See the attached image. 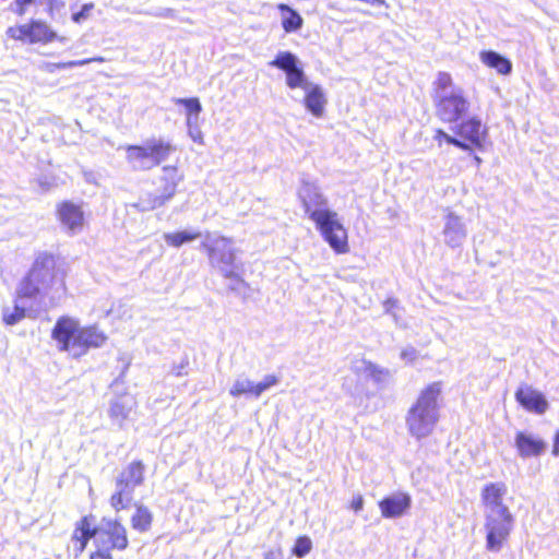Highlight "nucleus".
I'll list each match as a JSON object with an SVG mask.
<instances>
[{"label":"nucleus","mask_w":559,"mask_h":559,"mask_svg":"<svg viewBox=\"0 0 559 559\" xmlns=\"http://www.w3.org/2000/svg\"><path fill=\"white\" fill-rule=\"evenodd\" d=\"M49 289H55L57 298L60 299L66 292L64 276L56 269V260L52 254L40 253L16 288L13 309L3 307V322L7 325L19 323L26 316V308L20 305V301L47 295Z\"/></svg>","instance_id":"f257e3e1"},{"label":"nucleus","mask_w":559,"mask_h":559,"mask_svg":"<svg viewBox=\"0 0 559 559\" xmlns=\"http://www.w3.org/2000/svg\"><path fill=\"white\" fill-rule=\"evenodd\" d=\"M298 197L306 214L316 223L323 239L336 253L348 251L347 231L337 218V213L328 207V199L312 182L302 181Z\"/></svg>","instance_id":"f03ea898"},{"label":"nucleus","mask_w":559,"mask_h":559,"mask_svg":"<svg viewBox=\"0 0 559 559\" xmlns=\"http://www.w3.org/2000/svg\"><path fill=\"white\" fill-rule=\"evenodd\" d=\"M51 337L57 342L59 350L68 352L74 358L85 355L90 348L100 347L107 340L96 326L81 328L79 321L70 317L57 320Z\"/></svg>","instance_id":"7ed1b4c3"},{"label":"nucleus","mask_w":559,"mask_h":559,"mask_svg":"<svg viewBox=\"0 0 559 559\" xmlns=\"http://www.w3.org/2000/svg\"><path fill=\"white\" fill-rule=\"evenodd\" d=\"M441 391V382L429 384L419 393L416 402L406 414L405 423L407 430L417 440L431 435L439 421Z\"/></svg>","instance_id":"20e7f679"},{"label":"nucleus","mask_w":559,"mask_h":559,"mask_svg":"<svg viewBox=\"0 0 559 559\" xmlns=\"http://www.w3.org/2000/svg\"><path fill=\"white\" fill-rule=\"evenodd\" d=\"M432 102L436 116L445 123H456L467 114L471 103L448 72H439L433 82Z\"/></svg>","instance_id":"39448f33"},{"label":"nucleus","mask_w":559,"mask_h":559,"mask_svg":"<svg viewBox=\"0 0 559 559\" xmlns=\"http://www.w3.org/2000/svg\"><path fill=\"white\" fill-rule=\"evenodd\" d=\"M201 248L207 253L210 265L223 277L243 283L238 274L241 263L237 259L233 239L206 233Z\"/></svg>","instance_id":"423d86ee"},{"label":"nucleus","mask_w":559,"mask_h":559,"mask_svg":"<svg viewBox=\"0 0 559 559\" xmlns=\"http://www.w3.org/2000/svg\"><path fill=\"white\" fill-rule=\"evenodd\" d=\"M175 146L163 139H150L143 145L127 146V160L134 170H150L175 152Z\"/></svg>","instance_id":"0eeeda50"},{"label":"nucleus","mask_w":559,"mask_h":559,"mask_svg":"<svg viewBox=\"0 0 559 559\" xmlns=\"http://www.w3.org/2000/svg\"><path fill=\"white\" fill-rule=\"evenodd\" d=\"M145 465L142 461L128 464L116 477L115 492L110 497V506L119 512L129 507L134 489L144 483Z\"/></svg>","instance_id":"6e6552de"},{"label":"nucleus","mask_w":559,"mask_h":559,"mask_svg":"<svg viewBox=\"0 0 559 559\" xmlns=\"http://www.w3.org/2000/svg\"><path fill=\"white\" fill-rule=\"evenodd\" d=\"M514 525V518L509 508L485 511L486 548L499 552Z\"/></svg>","instance_id":"1a4fd4ad"},{"label":"nucleus","mask_w":559,"mask_h":559,"mask_svg":"<svg viewBox=\"0 0 559 559\" xmlns=\"http://www.w3.org/2000/svg\"><path fill=\"white\" fill-rule=\"evenodd\" d=\"M95 544L97 549H105L109 554L115 549L124 550L129 545L127 530L119 520L104 518L97 525Z\"/></svg>","instance_id":"9d476101"},{"label":"nucleus","mask_w":559,"mask_h":559,"mask_svg":"<svg viewBox=\"0 0 559 559\" xmlns=\"http://www.w3.org/2000/svg\"><path fill=\"white\" fill-rule=\"evenodd\" d=\"M269 66L282 70L286 75V85L292 88H305L308 81L300 59L292 51H280Z\"/></svg>","instance_id":"9b49d317"},{"label":"nucleus","mask_w":559,"mask_h":559,"mask_svg":"<svg viewBox=\"0 0 559 559\" xmlns=\"http://www.w3.org/2000/svg\"><path fill=\"white\" fill-rule=\"evenodd\" d=\"M442 235L445 245L450 248L461 247L467 237V228L463 218L453 212H448L444 216Z\"/></svg>","instance_id":"f8f14e48"},{"label":"nucleus","mask_w":559,"mask_h":559,"mask_svg":"<svg viewBox=\"0 0 559 559\" xmlns=\"http://www.w3.org/2000/svg\"><path fill=\"white\" fill-rule=\"evenodd\" d=\"M412 507V497L406 492H395L379 502L381 514L385 519L403 516Z\"/></svg>","instance_id":"ddd939ff"},{"label":"nucleus","mask_w":559,"mask_h":559,"mask_svg":"<svg viewBox=\"0 0 559 559\" xmlns=\"http://www.w3.org/2000/svg\"><path fill=\"white\" fill-rule=\"evenodd\" d=\"M92 538H97V526L94 525L93 515H85L75 523L71 537L74 542L75 557H79L85 550Z\"/></svg>","instance_id":"4468645a"},{"label":"nucleus","mask_w":559,"mask_h":559,"mask_svg":"<svg viewBox=\"0 0 559 559\" xmlns=\"http://www.w3.org/2000/svg\"><path fill=\"white\" fill-rule=\"evenodd\" d=\"M515 400L525 409L536 414H544L548 407L544 394L530 385L520 386L515 392Z\"/></svg>","instance_id":"2eb2a0df"},{"label":"nucleus","mask_w":559,"mask_h":559,"mask_svg":"<svg viewBox=\"0 0 559 559\" xmlns=\"http://www.w3.org/2000/svg\"><path fill=\"white\" fill-rule=\"evenodd\" d=\"M507 485L502 481L486 484L480 493L485 511H496L508 508V506L503 503V497L507 495Z\"/></svg>","instance_id":"dca6fc26"},{"label":"nucleus","mask_w":559,"mask_h":559,"mask_svg":"<svg viewBox=\"0 0 559 559\" xmlns=\"http://www.w3.org/2000/svg\"><path fill=\"white\" fill-rule=\"evenodd\" d=\"M515 447L523 459L539 456L547 449V443L532 433L519 431L515 436Z\"/></svg>","instance_id":"f3484780"},{"label":"nucleus","mask_w":559,"mask_h":559,"mask_svg":"<svg viewBox=\"0 0 559 559\" xmlns=\"http://www.w3.org/2000/svg\"><path fill=\"white\" fill-rule=\"evenodd\" d=\"M456 133L473 146L481 147L487 131L483 128L480 119L472 117L457 126Z\"/></svg>","instance_id":"a211bd4d"},{"label":"nucleus","mask_w":559,"mask_h":559,"mask_svg":"<svg viewBox=\"0 0 559 559\" xmlns=\"http://www.w3.org/2000/svg\"><path fill=\"white\" fill-rule=\"evenodd\" d=\"M58 216L61 224L69 230L75 233L82 228L83 212L80 206L72 202H62L58 207Z\"/></svg>","instance_id":"6ab92c4d"},{"label":"nucleus","mask_w":559,"mask_h":559,"mask_svg":"<svg viewBox=\"0 0 559 559\" xmlns=\"http://www.w3.org/2000/svg\"><path fill=\"white\" fill-rule=\"evenodd\" d=\"M302 90L306 92L304 103L307 110L317 118L322 117L326 104L322 87L311 82Z\"/></svg>","instance_id":"aec40b11"},{"label":"nucleus","mask_w":559,"mask_h":559,"mask_svg":"<svg viewBox=\"0 0 559 559\" xmlns=\"http://www.w3.org/2000/svg\"><path fill=\"white\" fill-rule=\"evenodd\" d=\"M135 401L131 395H120L111 400L109 406V417L119 426L128 418L131 413Z\"/></svg>","instance_id":"412c9836"},{"label":"nucleus","mask_w":559,"mask_h":559,"mask_svg":"<svg viewBox=\"0 0 559 559\" xmlns=\"http://www.w3.org/2000/svg\"><path fill=\"white\" fill-rule=\"evenodd\" d=\"M164 176L162 177L163 187L160 192L157 193L165 203L169 202L176 194L180 177L177 174V168L171 166H165L163 168Z\"/></svg>","instance_id":"4be33fe9"},{"label":"nucleus","mask_w":559,"mask_h":559,"mask_svg":"<svg viewBox=\"0 0 559 559\" xmlns=\"http://www.w3.org/2000/svg\"><path fill=\"white\" fill-rule=\"evenodd\" d=\"M480 60L487 67L496 69L499 74L507 75L510 74L512 71V62L497 51H481Z\"/></svg>","instance_id":"5701e85b"},{"label":"nucleus","mask_w":559,"mask_h":559,"mask_svg":"<svg viewBox=\"0 0 559 559\" xmlns=\"http://www.w3.org/2000/svg\"><path fill=\"white\" fill-rule=\"evenodd\" d=\"M277 10L281 12L282 26L286 33H295L302 27L304 19L295 9L286 3H280Z\"/></svg>","instance_id":"b1692460"},{"label":"nucleus","mask_w":559,"mask_h":559,"mask_svg":"<svg viewBox=\"0 0 559 559\" xmlns=\"http://www.w3.org/2000/svg\"><path fill=\"white\" fill-rule=\"evenodd\" d=\"M28 29V40L31 43L52 41L57 34L44 22L38 20H32L29 24H27Z\"/></svg>","instance_id":"393cba45"},{"label":"nucleus","mask_w":559,"mask_h":559,"mask_svg":"<svg viewBox=\"0 0 559 559\" xmlns=\"http://www.w3.org/2000/svg\"><path fill=\"white\" fill-rule=\"evenodd\" d=\"M355 369L362 371L366 377L372 379L377 384H384L390 378L388 369L364 359L356 364Z\"/></svg>","instance_id":"a878e982"},{"label":"nucleus","mask_w":559,"mask_h":559,"mask_svg":"<svg viewBox=\"0 0 559 559\" xmlns=\"http://www.w3.org/2000/svg\"><path fill=\"white\" fill-rule=\"evenodd\" d=\"M153 514L147 507L136 504L135 513L131 518V526L133 530L144 533L151 528Z\"/></svg>","instance_id":"bb28decb"},{"label":"nucleus","mask_w":559,"mask_h":559,"mask_svg":"<svg viewBox=\"0 0 559 559\" xmlns=\"http://www.w3.org/2000/svg\"><path fill=\"white\" fill-rule=\"evenodd\" d=\"M201 236L202 234L200 231L181 230L176 233H165L163 238L168 246L179 248L185 243L194 241Z\"/></svg>","instance_id":"cd10ccee"},{"label":"nucleus","mask_w":559,"mask_h":559,"mask_svg":"<svg viewBox=\"0 0 559 559\" xmlns=\"http://www.w3.org/2000/svg\"><path fill=\"white\" fill-rule=\"evenodd\" d=\"M255 383L248 378L239 377L235 380L233 386L229 390V394L234 397L241 395H252L255 397Z\"/></svg>","instance_id":"c85d7f7f"},{"label":"nucleus","mask_w":559,"mask_h":559,"mask_svg":"<svg viewBox=\"0 0 559 559\" xmlns=\"http://www.w3.org/2000/svg\"><path fill=\"white\" fill-rule=\"evenodd\" d=\"M166 203L164 200L157 193H147L146 195L142 197L139 202L134 204V206L140 212H148L162 207Z\"/></svg>","instance_id":"c756f323"},{"label":"nucleus","mask_w":559,"mask_h":559,"mask_svg":"<svg viewBox=\"0 0 559 559\" xmlns=\"http://www.w3.org/2000/svg\"><path fill=\"white\" fill-rule=\"evenodd\" d=\"M173 102L186 108L187 117H199L202 111V105L198 97L174 98Z\"/></svg>","instance_id":"7c9ffc66"},{"label":"nucleus","mask_w":559,"mask_h":559,"mask_svg":"<svg viewBox=\"0 0 559 559\" xmlns=\"http://www.w3.org/2000/svg\"><path fill=\"white\" fill-rule=\"evenodd\" d=\"M200 116L199 117H187L186 124L188 129V135L191 140L198 144H203V133L200 128Z\"/></svg>","instance_id":"2f4dec72"},{"label":"nucleus","mask_w":559,"mask_h":559,"mask_svg":"<svg viewBox=\"0 0 559 559\" xmlns=\"http://www.w3.org/2000/svg\"><path fill=\"white\" fill-rule=\"evenodd\" d=\"M312 549V542L308 536H300L296 539L295 545L293 547V554L297 558H304L307 556Z\"/></svg>","instance_id":"473e14b6"},{"label":"nucleus","mask_w":559,"mask_h":559,"mask_svg":"<svg viewBox=\"0 0 559 559\" xmlns=\"http://www.w3.org/2000/svg\"><path fill=\"white\" fill-rule=\"evenodd\" d=\"M280 383V378L275 374H266L262 381L255 383V399L260 397V395L266 390Z\"/></svg>","instance_id":"72a5a7b5"},{"label":"nucleus","mask_w":559,"mask_h":559,"mask_svg":"<svg viewBox=\"0 0 559 559\" xmlns=\"http://www.w3.org/2000/svg\"><path fill=\"white\" fill-rule=\"evenodd\" d=\"M7 34L9 37L13 39L25 40L26 38H28L27 24L9 27Z\"/></svg>","instance_id":"f704fd0d"},{"label":"nucleus","mask_w":559,"mask_h":559,"mask_svg":"<svg viewBox=\"0 0 559 559\" xmlns=\"http://www.w3.org/2000/svg\"><path fill=\"white\" fill-rule=\"evenodd\" d=\"M35 0H14L9 9L15 14L22 16L26 12V8L34 3Z\"/></svg>","instance_id":"c9c22d12"},{"label":"nucleus","mask_w":559,"mask_h":559,"mask_svg":"<svg viewBox=\"0 0 559 559\" xmlns=\"http://www.w3.org/2000/svg\"><path fill=\"white\" fill-rule=\"evenodd\" d=\"M93 8H94L93 3L83 4V7L81 8V10L79 12H75L72 14V20L75 23H81L88 16V14Z\"/></svg>","instance_id":"e433bc0d"},{"label":"nucleus","mask_w":559,"mask_h":559,"mask_svg":"<svg viewBox=\"0 0 559 559\" xmlns=\"http://www.w3.org/2000/svg\"><path fill=\"white\" fill-rule=\"evenodd\" d=\"M90 60H79V61H69V62H59V63H50L49 71H53V69H69L78 66H83L88 63Z\"/></svg>","instance_id":"4c0bfd02"},{"label":"nucleus","mask_w":559,"mask_h":559,"mask_svg":"<svg viewBox=\"0 0 559 559\" xmlns=\"http://www.w3.org/2000/svg\"><path fill=\"white\" fill-rule=\"evenodd\" d=\"M188 365H189V361L187 358H185L178 366L173 367V370H171L173 374H175L176 377H182V376L187 374L186 368Z\"/></svg>","instance_id":"58836bf2"},{"label":"nucleus","mask_w":559,"mask_h":559,"mask_svg":"<svg viewBox=\"0 0 559 559\" xmlns=\"http://www.w3.org/2000/svg\"><path fill=\"white\" fill-rule=\"evenodd\" d=\"M417 357V350L409 346L402 350L401 358L407 361H413Z\"/></svg>","instance_id":"ea45409f"},{"label":"nucleus","mask_w":559,"mask_h":559,"mask_svg":"<svg viewBox=\"0 0 559 559\" xmlns=\"http://www.w3.org/2000/svg\"><path fill=\"white\" fill-rule=\"evenodd\" d=\"M435 140H438V141L444 140L447 143L452 145L455 141V136H452V135L448 134L447 132H444L443 130L439 129L436 132Z\"/></svg>","instance_id":"a19ab883"},{"label":"nucleus","mask_w":559,"mask_h":559,"mask_svg":"<svg viewBox=\"0 0 559 559\" xmlns=\"http://www.w3.org/2000/svg\"><path fill=\"white\" fill-rule=\"evenodd\" d=\"M90 559H114L111 554L106 552L105 549H97L91 554Z\"/></svg>","instance_id":"79ce46f5"},{"label":"nucleus","mask_w":559,"mask_h":559,"mask_svg":"<svg viewBox=\"0 0 559 559\" xmlns=\"http://www.w3.org/2000/svg\"><path fill=\"white\" fill-rule=\"evenodd\" d=\"M64 7V2L61 0H48V10L50 13L59 11Z\"/></svg>","instance_id":"37998d69"},{"label":"nucleus","mask_w":559,"mask_h":559,"mask_svg":"<svg viewBox=\"0 0 559 559\" xmlns=\"http://www.w3.org/2000/svg\"><path fill=\"white\" fill-rule=\"evenodd\" d=\"M264 559H283V552L280 548L271 549L264 554Z\"/></svg>","instance_id":"c03bdc74"},{"label":"nucleus","mask_w":559,"mask_h":559,"mask_svg":"<svg viewBox=\"0 0 559 559\" xmlns=\"http://www.w3.org/2000/svg\"><path fill=\"white\" fill-rule=\"evenodd\" d=\"M352 508L354 511L359 512L364 508V498L362 496L358 495L355 497L352 501Z\"/></svg>","instance_id":"a18cd8bd"},{"label":"nucleus","mask_w":559,"mask_h":559,"mask_svg":"<svg viewBox=\"0 0 559 559\" xmlns=\"http://www.w3.org/2000/svg\"><path fill=\"white\" fill-rule=\"evenodd\" d=\"M452 145H454V146H456V147H459L461 150H464V151H471L472 146H473L469 142L466 143V142H464L462 140H459L457 138H455V141H454V143Z\"/></svg>","instance_id":"49530a36"},{"label":"nucleus","mask_w":559,"mask_h":559,"mask_svg":"<svg viewBox=\"0 0 559 559\" xmlns=\"http://www.w3.org/2000/svg\"><path fill=\"white\" fill-rule=\"evenodd\" d=\"M397 300L389 298L384 301L383 306L386 312H391L392 309L396 306Z\"/></svg>","instance_id":"de8ad7c7"},{"label":"nucleus","mask_w":559,"mask_h":559,"mask_svg":"<svg viewBox=\"0 0 559 559\" xmlns=\"http://www.w3.org/2000/svg\"><path fill=\"white\" fill-rule=\"evenodd\" d=\"M552 455H559V430L555 435L554 447H552Z\"/></svg>","instance_id":"09e8293b"},{"label":"nucleus","mask_w":559,"mask_h":559,"mask_svg":"<svg viewBox=\"0 0 559 559\" xmlns=\"http://www.w3.org/2000/svg\"><path fill=\"white\" fill-rule=\"evenodd\" d=\"M475 160H476V163H478V164L481 162V159H480L478 156H475Z\"/></svg>","instance_id":"8fccbe9b"}]
</instances>
